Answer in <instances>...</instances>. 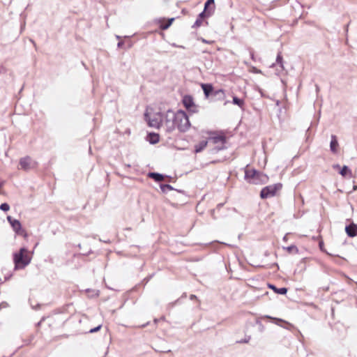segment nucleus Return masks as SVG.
<instances>
[{
  "label": "nucleus",
  "mask_w": 357,
  "mask_h": 357,
  "mask_svg": "<svg viewBox=\"0 0 357 357\" xmlns=\"http://www.w3.org/2000/svg\"><path fill=\"white\" fill-rule=\"evenodd\" d=\"M165 125L168 132H172L176 128L184 132L189 129L190 123L185 112L179 110L175 113L169 109L165 114Z\"/></svg>",
  "instance_id": "1"
},
{
  "label": "nucleus",
  "mask_w": 357,
  "mask_h": 357,
  "mask_svg": "<svg viewBox=\"0 0 357 357\" xmlns=\"http://www.w3.org/2000/svg\"><path fill=\"white\" fill-rule=\"evenodd\" d=\"M31 257L29 255L28 250L25 248H21L18 252L13 254V261L15 269H22L29 264Z\"/></svg>",
  "instance_id": "2"
},
{
  "label": "nucleus",
  "mask_w": 357,
  "mask_h": 357,
  "mask_svg": "<svg viewBox=\"0 0 357 357\" xmlns=\"http://www.w3.org/2000/svg\"><path fill=\"white\" fill-rule=\"evenodd\" d=\"M281 183H278L273 185H268L263 188L260 192V197L261 199H267L275 195L277 191L282 188Z\"/></svg>",
  "instance_id": "3"
},
{
  "label": "nucleus",
  "mask_w": 357,
  "mask_h": 357,
  "mask_svg": "<svg viewBox=\"0 0 357 357\" xmlns=\"http://www.w3.org/2000/svg\"><path fill=\"white\" fill-rule=\"evenodd\" d=\"M201 86L206 98H208L213 93L215 96H218L219 94L224 96V91L222 89L217 90L213 92V86L211 84H202Z\"/></svg>",
  "instance_id": "4"
},
{
  "label": "nucleus",
  "mask_w": 357,
  "mask_h": 357,
  "mask_svg": "<svg viewBox=\"0 0 357 357\" xmlns=\"http://www.w3.org/2000/svg\"><path fill=\"white\" fill-rule=\"evenodd\" d=\"M259 174V171L255 169H246L245 171V178L248 181L249 183L253 184H259V181H257L256 176Z\"/></svg>",
  "instance_id": "5"
},
{
  "label": "nucleus",
  "mask_w": 357,
  "mask_h": 357,
  "mask_svg": "<svg viewBox=\"0 0 357 357\" xmlns=\"http://www.w3.org/2000/svg\"><path fill=\"white\" fill-rule=\"evenodd\" d=\"M7 220L8 221L13 229L15 231L16 234H22L23 230L22 229V225L18 220L14 219L11 216L8 215L7 216Z\"/></svg>",
  "instance_id": "6"
},
{
  "label": "nucleus",
  "mask_w": 357,
  "mask_h": 357,
  "mask_svg": "<svg viewBox=\"0 0 357 357\" xmlns=\"http://www.w3.org/2000/svg\"><path fill=\"white\" fill-rule=\"evenodd\" d=\"M209 140L212 141V142L215 144H218L220 143L222 145H224L226 143V137L225 135H217L209 137ZM216 149L218 151L224 149V146H217Z\"/></svg>",
  "instance_id": "7"
},
{
  "label": "nucleus",
  "mask_w": 357,
  "mask_h": 357,
  "mask_svg": "<svg viewBox=\"0 0 357 357\" xmlns=\"http://www.w3.org/2000/svg\"><path fill=\"white\" fill-rule=\"evenodd\" d=\"M345 232L349 237L354 238L357 236V225L351 222L345 227Z\"/></svg>",
  "instance_id": "8"
},
{
  "label": "nucleus",
  "mask_w": 357,
  "mask_h": 357,
  "mask_svg": "<svg viewBox=\"0 0 357 357\" xmlns=\"http://www.w3.org/2000/svg\"><path fill=\"white\" fill-rule=\"evenodd\" d=\"M182 102L187 109H190L192 107L195 106L193 98L190 95L184 96L182 100Z\"/></svg>",
  "instance_id": "9"
},
{
  "label": "nucleus",
  "mask_w": 357,
  "mask_h": 357,
  "mask_svg": "<svg viewBox=\"0 0 357 357\" xmlns=\"http://www.w3.org/2000/svg\"><path fill=\"white\" fill-rule=\"evenodd\" d=\"M31 158L29 157L22 158L20 160V166L22 169L28 170L30 168Z\"/></svg>",
  "instance_id": "10"
},
{
  "label": "nucleus",
  "mask_w": 357,
  "mask_h": 357,
  "mask_svg": "<svg viewBox=\"0 0 357 357\" xmlns=\"http://www.w3.org/2000/svg\"><path fill=\"white\" fill-rule=\"evenodd\" d=\"M339 146L337 137L334 135H331V140L330 143V149L331 152L336 153L337 151V147Z\"/></svg>",
  "instance_id": "11"
},
{
  "label": "nucleus",
  "mask_w": 357,
  "mask_h": 357,
  "mask_svg": "<svg viewBox=\"0 0 357 357\" xmlns=\"http://www.w3.org/2000/svg\"><path fill=\"white\" fill-rule=\"evenodd\" d=\"M268 286L271 289L273 290V291L275 293L280 294V295L286 294L287 292V290H288L287 288H286V287L278 288L274 284H268Z\"/></svg>",
  "instance_id": "12"
},
{
  "label": "nucleus",
  "mask_w": 357,
  "mask_h": 357,
  "mask_svg": "<svg viewBox=\"0 0 357 357\" xmlns=\"http://www.w3.org/2000/svg\"><path fill=\"white\" fill-rule=\"evenodd\" d=\"M148 176L157 182L162 181L165 178L163 174L157 172H149Z\"/></svg>",
  "instance_id": "13"
},
{
  "label": "nucleus",
  "mask_w": 357,
  "mask_h": 357,
  "mask_svg": "<svg viewBox=\"0 0 357 357\" xmlns=\"http://www.w3.org/2000/svg\"><path fill=\"white\" fill-rule=\"evenodd\" d=\"M160 140L159 135L155 132H151L148 135V141L151 144L158 143Z\"/></svg>",
  "instance_id": "14"
},
{
  "label": "nucleus",
  "mask_w": 357,
  "mask_h": 357,
  "mask_svg": "<svg viewBox=\"0 0 357 357\" xmlns=\"http://www.w3.org/2000/svg\"><path fill=\"white\" fill-rule=\"evenodd\" d=\"M208 141L206 140L201 141L199 144L195 146V152L199 153L202 151L206 147Z\"/></svg>",
  "instance_id": "15"
},
{
  "label": "nucleus",
  "mask_w": 357,
  "mask_h": 357,
  "mask_svg": "<svg viewBox=\"0 0 357 357\" xmlns=\"http://www.w3.org/2000/svg\"><path fill=\"white\" fill-rule=\"evenodd\" d=\"M232 103L234 105H238L239 107H241L242 109H243L245 102L243 99H241L236 96H234L232 98Z\"/></svg>",
  "instance_id": "16"
},
{
  "label": "nucleus",
  "mask_w": 357,
  "mask_h": 357,
  "mask_svg": "<svg viewBox=\"0 0 357 357\" xmlns=\"http://www.w3.org/2000/svg\"><path fill=\"white\" fill-rule=\"evenodd\" d=\"M148 123L149 126L151 127L158 128L160 126L161 121H159L158 119H149Z\"/></svg>",
  "instance_id": "17"
},
{
  "label": "nucleus",
  "mask_w": 357,
  "mask_h": 357,
  "mask_svg": "<svg viewBox=\"0 0 357 357\" xmlns=\"http://www.w3.org/2000/svg\"><path fill=\"white\" fill-rule=\"evenodd\" d=\"M259 174L260 175H257V176H256L257 181H259V184L267 182L268 178L266 174L260 172H259Z\"/></svg>",
  "instance_id": "18"
},
{
  "label": "nucleus",
  "mask_w": 357,
  "mask_h": 357,
  "mask_svg": "<svg viewBox=\"0 0 357 357\" xmlns=\"http://www.w3.org/2000/svg\"><path fill=\"white\" fill-rule=\"evenodd\" d=\"M276 63L278 64L281 68V70H284L283 58L281 52H278L276 57Z\"/></svg>",
  "instance_id": "19"
},
{
  "label": "nucleus",
  "mask_w": 357,
  "mask_h": 357,
  "mask_svg": "<svg viewBox=\"0 0 357 357\" xmlns=\"http://www.w3.org/2000/svg\"><path fill=\"white\" fill-rule=\"evenodd\" d=\"M211 14L212 11L211 10H205L204 8V10L201 13H199L198 18L203 20L204 18L209 17L210 15H211Z\"/></svg>",
  "instance_id": "20"
},
{
  "label": "nucleus",
  "mask_w": 357,
  "mask_h": 357,
  "mask_svg": "<svg viewBox=\"0 0 357 357\" xmlns=\"http://www.w3.org/2000/svg\"><path fill=\"white\" fill-rule=\"evenodd\" d=\"M160 188L164 193H167L168 191L174 190V188L169 184H160Z\"/></svg>",
  "instance_id": "21"
},
{
  "label": "nucleus",
  "mask_w": 357,
  "mask_h": 357,
  "mask_svg": "<svg viewBox=\"0 0 357 357\" xmlns=\"http://www.w3.org/2000/svg\"><path fill=\"white\" fill-rule=\"evenodd\" d=\"M340 174L342 176H346L348 174H351V170L347 165H344L342 168L340 169Z\"/></svg>",
  "instance_id": "22"
},
{
  "label": "nucleus",
  "mask_w": 357,
  "mask_h": 357,
  "mask_svg": "<svg viewBox=\"0 0 357 357\" xmlns=\"http://www.w3.org/2000/svg\"><path fill=\"white\" fill-rule=\"evenodd\" d=\"M285 250H287V252H294L295 253H298V248L294 245H291L287 248H284Z\"/></svg>",
  "instance_id": "23"
},
{
  "label": "nucleus",
  "mask_w": 357,
  "mask_h": 357,
  "mask_svg": "<svg viewBox=\"0 0 357 357\" xmlns=\"http://www.w3.org/2000/svg\"><path fill=\"white\" fill-rule=\"evenodd\" d=\"M0 209L3 211H9L10 209V206L7 203H2L1 205H0Z\"/></svg>",
  "instance_id": "24"
},
{
  "label": "nucleus",
  "mask_w": 357,
  "mask_h": 357,
  "mask_svg": "<svg viewBox=\"0 0 357 357\" xmlns=\"http://www.w3.org/2000/svg\"><path fill=\"white\" fill-rule=\"evenodd\" d=\"M214 3H215L214 0H207L204 3L205 10H208V8L211 5L214 6Z\"/></svg>",
  "instance_id": "25"
},
{
  "label": "nucleus",
  "mask_w": 357,
  "mask_h": 357,
  "mask_svg": "<svg viewBox=\"0 0 357 357\" xmlns=\"http://www.w3.org/2000/svg\"><path fill=\"white\" fill-rule=\"evenodd\" d=\"M202 20L197 17V19L196 20L195 22L192 25V28H195V27L199 26L202 24Z\"/></svg>",
  "instance_id": "26"
},
{
  "label": "nucleus",
  "mask_w": 357,
  "mask_h": 357,
  "mask_svg": "<svg viewBox=\"0 0 357 357\" xmlns=\"http://www.w3.org/2000/svg\"><path fill=\"white\" fill-rule=\"evenodd\" d=\"M101 327H102V325H98V326L90 329L89 333H96V332L98 331L101 328Z\"/></svg>",
  "instance_id": "27"
},
{
  "label": "nucleus",
  "mask_w": 357,
  "mask_h": 357,
  "mask_svg": "<svg viewBox=\"0 0 357 357\" xmlns=\"http://www.w3.org/2000/svg\"><path fill=\"white\" fill-rule=\"evenodd\" d=\"M86 291L87 293H92L91 296H98V291L94 290V289H87L86 290Z\"/></svg>",
  "instance_id": "28"
},
{
  "label": "nucleus",
  "mask_w": 357,
  "mask_h": 357,
  "mask_svg": "<svg viewBox=\"0 0 357 357\" xmlns=\"http://www.w3.org/2000/svg\"><path fill=\"white\" fill-rule=\"evenodd\" d=\"M266 317H267V318H268V319H273V320L275 321V323L276 324H279V322H284V321L282 319H278V318H273V317H270V316H266Z\"/></svg>",
  "instance_id": "29"
},
{
  "label": "nucleus",
  "mask_w": 357,
  "mask_h": 357,
  "mask_svg": "<svg viewBox=\"0 0 357 357\" xmlns=\"http://www.w3.org/2000/svg\"><path fill=\"white\" fill-rule=\"evenodd\" d=\"M250 340V337H248V338H245L243 340H241L238 341V342H239V343H248Z\"/></svg>",
  "instance_id": "30"
},
{
  "label": "nucleus",
  "mask_w": 357,
  "mask_h": 357,
  "mask_svg": "<svg viewBox=\"0 0 357 357\" xmlns=\"http://www.w3.org/2000/svg\"><path fill=\"white\" fill-rule=\"evenodd\" d=\"M173 20H174V18H172V19L169 20V23H168L167 24H166V25H165V26H162V29H167V28L171 25V24H172V21H173Z\"/></svg>",
  "instance_id": "31"
},
{
  "label": "nucleus",
  "mask_w": 357,
  "mask_h": 357,
  "mask_svg": "<svg viewBox=\"0 0 357 357\" xmlns=\"http://www.w3.org/2000/svg\"><path fill=\"white\" fill-rule=\"evenodd\" d=\"M250 57H251L252 60L255 61V54L252 50L250 51Z\"/></svg>",
  "instance_id": "32"
},
{
  "label": "nucleus",
  "mask_w": 357,
  "mask_h": 357,
  "mask_svg": "<svg viewBox=\"0 0 357 357\" xmlns=\"http://www.w3.org/2000/svg\"><path fill=\"white\" fill-rule=\"evenodd\" d=\"M124 43L123 41H119L117 44L118 47H122Z\"/></svg>",
  "instance_id": "33"
},
{
  "label": "nucleus",
  "mask_w": 357,
  "mask_h": 357,
  "mask_svg": "<svg viewBox=\"0 0 357 357\" xmlns=\"http://www.w3.org/2000/svg\"><path fill=\"white\" fill-rule=\"evenodd\" d=\"M195 298H197V296L194 294H191L190 296V300H193Z\"/></svg>",
  "instance_id": "34"
},
{
  "label": "nucleus",
  "mask_w": 357,
  "mask_h": 357,
  "mask_svg": "<svg viewBox=\"0 0 357 357\" xmlns=\"http://www.w3.org/2000/svg\"><path fill=\"white\" fill-rule=\"evenodd\" d=\"M323 245H324V243L321 241L319 243V248L321 250H323Z\"/></svg>",
  "instance_id": "35"
},
{
  "label": "nucleus",
  "mask_w": 357,
  "mask_h": 357,
  "mask_svg": "<svg viewBox=\"0 0 357 357\" xmlns=\"http://www.w3.org/2000/svg\"><path fill=\"white\" fill-rule=\"evenodd\" d=\"M287 236H288V234H287L283 237V241H287V240H288Z\"/></svg>",
  "instance_id": "36"
},
{
  "label": "nucleus",
  "mask_w": 357,
  "mask_h": 357,
  "mask_svg": "<svg viewBox=\"0 0 357 357\" xmlns=\"http://www.w3.org/2000/svg\"><path fill=\"white\" fill-rule=\"evenodd\" d=\"M10 277H11V275H9V276H6V277H5V280H9Z\"/></svg>",
  "instance_id": "37"
},
{
  "label": "nucleus",
  "mask_w": 357,
  "mask_h": 357,
  "mask_svg": "<svg viewBox=\"0 0 357 357\" xmlns=\"http://www.w3.org/2000/svg\"><path fill=\"white\" fill-rule=\"evenodd\" d=\"M7 304L6 303H1L0 306H6Z\"/></svg>",
  "instance_id": "38"
},
{
  "label": "nucleus",
  "mask_w": 357,
  "mask_h": 357,
  "mask_svg": "<svg viewBox=\"0 0 357 357\" xmlns=\"http://www.w3.org/2000/svg\"><path fill=\"white\" fill-rule=\"evenodd\" d=\"M319 86H318V85H316V91H319Z\"/></svg>",
  "instance_id": "39"
},
{
  "label": "nucleus",
  "mask_w": 357,
  "mask_h": 357,
  "mask_svg": "<svg viewBox=\"0 0 357 357\" xmlns=\"http://www.w3.org/2000/svg\"><path fill=\"white\" fill-rule=\"evenodd\" d=\"M255 72H256L257 73H261V70H257V69H256V70H255Z\"/></svg>",
  "instance_id": "40"
},
{
  "label": "nucleus",
  "mask_w": 357,
  "mask_h": 357,
  "mask_svg": "<svg viewBox=\"0 0 357 357\" xmlns=\"http://www.w3.org/2000/svg\"><path fill=\"white\" fill-rule=\"evenodd\" d=\"M158 319H154V322H155V324H156V323H158Z\"/></svg>",
  "instance_id": "41"
},
{
  "label": "nucleus",
  "mask_w": 357,
  "mask_h": 357,
  "mask_svg": "<svg viewBox=\"0 0 357 357\" xmlns=\"http://www.w3.org/2000/svg\"><path fill=\"white\" fill-rule=\"evenodd\" d=\"M347 31H348V25H347V26H346V32H347Z\"/></svg>",
  "instance_id": "42"
},
{
  "label": "nucleus",
  "mask_w": 357,
  "mask_h": 357,
  "mask_svg": "<svg viewBox=\"0 0 357 357\" xmlns=\"http://www.w3.org/2000/svg\"><path fill=\"white\" fill-rule=\"evenodd\" d=\"M273 266H277V267L278 268V264H276V263H275V264H273Z\"/></svg>",
  "instance_id": "43"
},
{
  "label": "nucleus",
  "mask_w": 357,
  "mask_h": 357,
  "mask_svg": "<svg viewBox=\"0 0 357 357\" xmlns=\"http://www.w3.org/2000/svg\"><path fill=\"white\" fill-rule=\"evenodd\" d=\"M275 66V63H272V65L271 66V68Z\"/></svg>",
  "instance_id": "44"
},
{
  "label": "nucleus",
  "mask_w": 357,
  "mask_h": 357,
  "mask_svg": "<svg viewBox=\"0 0 357 357\" xmlns=\"http://www.w3.org/2000/svg\"><path fill=\"white\" fill-rule=\"evenodd\" d=\"M222 206V204H218V206H219V207H221Z\"/></svg>",
  "instance_id": "45"
}]
</instances>
